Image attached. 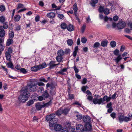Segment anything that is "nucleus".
I'll list each match as a JSON object with an SVG mask.
<instances>
[{"instance_id": "5701e85b", "label": "nucleus", "mask_w": 132, "mask_h": 132, "mask_svg": "<svg viewBox=\"0 0 132 132\" xmlns=\"http://www.w3.org/2000/svg\"><path fill=\"white\" fill-rule=\"evenodd\" d=\"M108 41L105 39L104 40L102 41L101 43V45L103 47H105L107 46L108 45Z\"/></svg>"}, {"instance_id": "8fccbe9b", "label": "nucleus", "mask_w": 132, "mask_h": 132, "mask_svg": "<svg viewBox=\"0 0 132 132\" xmlns=\"http://www.w3.org/2000/svg\"><path fill=\"white\" fill-rule=\"evenodd\" d=\"M24 7V5L21 3H19L18 4V6L17 7V9H18L20 8H23Z\"/></svg>"}, {"instance_id": "a211bd4d", "label": "nucleus", "mask_w": 132, "mask_h": 132, "mask_svg": "<svg viewBox=\"0 0 132 132\" xmlns=\"http://www.w3.org/2000/svg\"><path fill=\"white\" fill-rule=\"evenodd\" d=\"M98 2V0H91L90 4L93 7H95L96 5V4Z\"/></svg>"}, {"instance_id": "c03bdc74", "label": "nucleus", "mask_w": 132, "mask_h": 132, "mask_svg": "<svg viewBox=\"0 0 132 132\" xmlns=\"http://www.w3.org/2000/svg\"><path fill=\"white\" fill-rule=\"evenodd\" d=\"M9 38L12 39L14 36V32L13 31H11L9 34Z\"/></svg>"}, {"instance_id": "58836bf2", "label": "nucleus", "mask_w": 132, "mask_h": 132, "mask_svg": "<svg viewBox=\"0 0 132 132\" xmlns=\"http://www.w3.org/2000/svg\"><path fill=\"white\" fill-rule=\"evenodd\" d=\"M19 71L20 73L24 74H26L27 72V71L26 69L22 68H21V69H20Z\"/></svg>"}, {"instance_id": "c9c22d12", "label": "nucleus", "mask_w": 132, "mask_h": 132, "mask_svg": "<svg viewBox=\"0 0 132 132\" xmlns=\"http://www.w3.org/2000/svg\"><path fill=\"white\" fill-rule=\"evenodd\" d=\"M110 9L108 8H104L103 12L106 15H108L110 13Z\"/></svg>"}, {"instance_id": "69168bd1", "label": "nucleus", "mask_w": 132, "mask_h": 132, "mask_svg": "<svg viewBox=\"0 0 132 132\" xmlns=\"http://www.w3.org/2000/svg\"><path fill=\"white\" fill-rule=\"evenodd\" d=\"M125 49V47L124 45H122L120 48V51L121 52L123 51Z\"/></svg>"}, {"instance_id": "39448f33", "label": "nucleus", "mask_w": 132, "mask_h": 132, "mask_svg": "<svg viewBox=\"0 0 132 132\" xmlns=\"http://www.w3.org/2000/svg\"><path fill=\"white\" fill-rule=\"evenodd\" d=\"M54 129H52L53 130H55L56 132H67V129L64 128L62 129V126L61 125L58 124H55V125L54 126ZM53 128V127H52Z\"/></svg>"}, {"instance_id": "473e14b6", "label": "nucleus", "mask_w": 132, "mask_h": 132, "mask_svg": "<svg viewBox=\"0 0 132 132\" xmlns=\"http://www.w3.org/2000/svg\"><path fill=\"white\" fill-rule=\"evenodd\" d=\"M67 24L63 22L61 24V27L62 29L65 30L67 29Z\"/></svg>"}, {"instance_id": "774afa93", "label": "nucleus", "mask_w": 132, "mask_h": 132, "mask_svg": "<svg viewBox=\"0 0 132 132\" xmlns=\"http://www.w3.org/2000/svg\"><path fill=\"white\" fill-rule=\"evenodd\" d=\"M8 52H9V53H11L13 52V51L12 50V48L11 47H9L8 49Z\"/></svg>"}, {"instance_id": "a18cd8bd", "label": "nucleus", "mask_w": 132, "mask_h": 132, "mask_svg": "<svg viewBox=\"0 0 132 132\" xmlns=\"http://www.w3.org/2000/svg\"><path fill=\"white\" fill-rule=\"evenodd\" d=\"M43 90L44 88L42 87H40L38 88L37 92L39 93H41Z\"/></svg>"}, {"instance_id": "4d7b16f0", "label": "nucleus", "mask_w": 132, "mask_h": 132, "mask_svg": "<svg viewBox=\"0 0 132 132\" xmlns=\"http://www.w3.org/2000/svg\"><path fill=\"white\" fill-rule=\"evenodd\" d=\"M34 102L33 100H30L27 103L28 106H29L34 103Z\"/></svg>"}, {"instance_id": "de8ad7c7", "label": "nucleus", "mask_w": 132, "mask_h": 132, "mask_svg": "<svg viewBox=\"0 0 132 132\" xmlns=\"http://www.w3.org/2000/svg\"><path fill=\"white\" fill-rule=\"evenodd\" d=\"M77 117V119L78 120H81L82 118V115L81 114H78L76 116Z\"/></svg>"}, {"instance_id": "f03ea898", "label": "nucleus", "mask_w": 132, "mask_h": 132, "mask_svg": "<svg viewBox=\"0 0 132 132\" xmlns=\"http://www.w3.org/2000/svg\"><path fill=\"white\" fill-rule=\"evenodd\" d=\"M26 90H23V93L19 96L18 100L20 102L25 103L28 99L30 94H28Z\"/></svg>"}, {"instance_id": "864d4df0", "label": "nucleus", "mask_w": 132, "mask_h": 132, "mask_svg": "<svg viewBox=\"0 0 132 132\" xmlns=\"http://www.w3.org/2000/svg\"><path fill=\"white\" fill-rule=\"evenodd\" d=\"M119 50H118L116 49L114 50L113 52V54H114L116 56H118V55H120L119 54Z\"/></svg>"}, {"instance_id": "6e6552de", "label": "nucleus", "mask_w": 132, "mask_h": 132, "mask_svg": "<svg viewBox=\"0 0 132 132\" xmlns=\"http://www.w3.org/2000/svg\"><path fill=\"white\" fill-rule=\"evenodd\" d=\"M126 23L125 22L123 21H119L117 23V27L119 29H122L126 26Z\"/></svg>"}, {"instance_id": "0e129e2a", "label": "nucleus", "mask_w": 132, "mask_h": 132, "mask_svg": "<svg viewBox=\"0 0 132 132\" xmlns=\"http://www.w3.org/2000/svg\"><path fill=\"white\" fill-rule=\"evenodd\" d=\"M38 100L39 101H42L43 100H44V98L42 95L41 96H38Z\"/></svg>"}, {"instance_id": "7ed1b4c3", "label": "nucleus", "mask_w": 132, "mask_h": 132, "mask_svg": "<svg viewBox=\"0 0 132 132\" xmlns=\"http://www.w3.org/2000/svg\"><path fill=\"white\" fill-rule=\"evenodd\" d=\"M84 122L85 123V127L87 130H92V126L90 123L91 118L88 116L86 115L84 116L82 118Z\"/></svg>"}, {"instance_id": "bb28decb", "label": "nucleus", "mask_w": 132, "mask_h": 132, "mask_svg": "<svg viewBox=\"0 0 132 132\" xmlns=\"http://www.w3.org/2000/svg\"><path fill=\"white\" fill-rule=\"evenodd\" d=\"M31 70L32 71L36 72L39 70V68L38 65H36L31 68Z\"/></svg>"}, {"instance_id": "393cba45", "label": "nucleus", "mask_w": 132, "mask_h": 132, "mask_svg": "<svg viewBox=\"0 0 132 132\" xmlns=\"http://www.w3.org/2000/svg\"><path fill=\"white\" fill-rule=\"evenodd\" d=\"M122 59V58L121 56V55H118L117 57L115 59V61L116 63L118 64Z\"/></svg>"}, {"instance_id": "dca6fc26", "label": "nucleus", "mask_w": 132, "mask_h": 132, "mask_svg": "<svg viewBox=\"0 0 132 132\" xmlns=\"http://www.w3.org/2000/svg\"><path fill=\"white\" fill-rule=\"evenodd\" d=\"M55 61H53L52 60L50 61V63L48 64V65H50L49 68L50 69H53L55 67Z\"/></svg>"}, {"instance_id": "09e8293b", "label": "nucleus", "mask_w": 132, "mask_h": 132, "mask_svg": "<svg viewBox=\"0 0 132 132\" xmlns=\"http://www.w3.org/2000/svg\"><path fill=\"white\" fill-rule=\"evenodd\" d=\"M27 21L28 22V23H27L26 22L25 23V24L26 25V27L27 28H30V26L31 24V23L29 20H27Z\"/></svg>"}, {"instance_id": "9b49d317", "label": "nucleus", "mask_w": 132, "mask_h": 132, "mask_svg": "<svg viewBox=\"0 0 132 132\" xmlns=\"http://www.w3.org/2000/svg\"><path fill=\"white\" fill-rule=\"evenodd\" d=\"M68 69V68H64L63 69L61 70L60 71L57 72V73L63 75H65L66 73L64 72H66Z\"/></svg>"}, {"instance_id": "0eeeda50", "label": "nucleus", "mask_w": 132, "mask_h": 132, "mask_svg": "<svg viewBox=\"0 0 132 132\" xmlns=\"http://www.w3.org/2000/svg\"><path fill=\"white\" fill-rule=\"evenodd\" d=\"M93 102L94 104H98L100 105L101 104H102V98L98 99L97 97H95L93 100Z\"/></svg>"}, {"instance_id": "6ab92c4d", "label": "nucleus", "mask_w": 132, "mask_h": 132, "mask_svg": "<svg viewBox=\"0 0 132 132\" xmlns=\"http://www.w3.org/2000/svg\"><path fill=\"white\" fill-rule=\"evenodd\" d=\"M42 96L44 98V100L47 99L49 95L47 92V90H45L44 93L42 94Z\"/></svg>"}, {"instance_id": "c85d7f7f", "label": "nucleus", "mask_w": 132, "mask_h": 132, "mask_svg": "<svg viewBox=\"0 0 132 132\" xmlns=\"http://www.w3.org/2000/svg\"><path fill=\"white\" fill-rule=\"evenodd\" d=\"M63 59L62 56L58 55L56 57V59L57 61L59 63L61 62Z\"/></svg>"}, {"instance_id": "603ef678", "label": "nucleus", "mask_w": 132, "mask_h": 132, "mask_svg": "<svg viewBox=\"0 0 132 132\" xmlns=\"http://www.w3.org/2000/svg\"><path fill=\"white\" fill-rule=\"evenodd\" d=\"M58 17L61 20H63L64 18V16L63 14H59L58 15Z\"/></svg>"}, {"instance_id": "4468645a", "label": "nucleus", "mask_w": 132, "mask_h": 132, "mask_svg": "<svg viewBox=\"0 0 132 132\" xmlns=\"http://www.w3.org/2000/svg\"><path fill=\"white\" fill-rule=\"evenodd\" d=\"M13 43V39L11 38L8 39L6 41V45L7 46H10L11 44Z\"/></svg>"}, {"instance_id": "13d9d810", "label": "nucleus", "mask_w": 132, "mask_h": 132, "mask_svg": "<svg viewBox=\"0 0 132 132\" xmlns=\"http://www.w3.org/2000/svg\"><path fill=\"white\" fill-rule=\"evenodd\" d=\"M5 48V46L4 44H0V50L2 51H3Z\"/></svg>"}, {"instance_id": "a19ab883", "label": "nucleus", "mask_w": 132, "mask_h": 132, "mask_svg": "<svg viewBox=\"0 0 132 132\" xmlns=\"http://www.w3.org/2000/svg\"><path fill=\"white\" fill-rule=\"evenodd\" d=\"M5 10V7L4 5H0V11L2 12H3Z\"/></svg>"}, {"instance_id": "c756f323", "label": "nucleus", "mask_w": 132, "mask_h": 132, "mask_svg": "<svg viewBox=\"0 0 132 132\" xmlns=\"http://www.w3.org/2000/svg\"><path fill=\"white\" fill-rule=\"evenodd\" d=\"M69 110V109L67 108H65L64 110H62L63 113L66 115L68 113Z\"/></svg>"}, {"instance_id": "412c9836", "label": "nucleus", "mask_w": 132, "mask_h": 132, "mask_svg": "<svg viewBox=\"0 0 132 132\" xmlns=\"http://www.w3.org/2000/svg\"><path fill=\"white\" fill-rule=\"evenodd\" d=\"M3 24V26H0V27H2V29H6L8 28V23L7 22H4L3 23H2Z\"/></svg>"}, {"instance_id": "cd10ccee", "label": "nucleus", "mask_w": 132, "mask_h": 132, "mask_svg": "<svg viewBox=\"0 0 132 132\" xmlns=\"http://www.w3.org/2000/svg\"><path fill=\"white\" fill-rule=\"evenodd\" d=\"M52 99L51 100L48 102L47 103L44 104L43 105V107L44 108L45 107H48L50 105H51L52 104Z\"/></svg>"}, {"instance_id": "aec40b11", "label": "nucleus", "mask_w": 132, "mask_h": 132, "mask_svg": "<svg viewBox=\"0 0 132 132\" xmlns=\"http://www.w3.org/2000/svg\"><path fill=\"white\" fill-rule=\"evenodd\" d=\"M35 106L36 109L38 111L40 110L42 108H44L43 107V105H40V103H37L36 104Z\"/></svg>"}, {"instance_id": "3c124183", "label": "nucleus", "mask_w": 132, "mask_h": 132, "mask_svg": "<svg viewBox=\"0 0 132 132\" xmlns=\"http://www.w3.org/2000/svg\"><path fill=\"white\" fill-rule=\"evenodd\" d=\"M73 9L74 11L78 10V7L76 3H75L74 4L73 6Z\"/></svg>"}, {"instance_id": "4c0bfd02", "label": "nucleus", "mask_w": 132, "mask_h": 132, "mask_svg": "<svg viewBox=\"0 0 132 132\" xmlns=\"http://www.w3.org/2000/svg\"><path fill=\"white\" fill-rule=\"evenodd\" d=\"M63 113L62 110L61 109H59L57 110L56 112V114L58 116H60Z\"/></svg>"}, {"instance_id": "72a5a7b5", "label": "nucleus", "mask_w": 132, "mask_h": 132, "mask_svg": "<svg viewBox=\"0 0 132 132\" xmlns=\"http://www.w3.org/2000/svg\"><path fill=\"white\" fill-rule=\"evenodd\" d=\"M7 67L9 68H11V69H14V66L13 64L11 62H8L7 63Z\"/></svg>"}, {"instance_id": "2eb2a0df", "label": "nucleus", "mask_w": 132, "mask_h": 132, "mask_svg": "<svg viewBox=\"0 0 132 132\" xmlns=\"http://www.w3.org/2000/svg\"><path fill=\"white\" fill-rule=\"evenodd\" d=\"M67 29L68 31H71L74 30V27L71 24H69L67 26Z\"/></svg>"}, {"instance_id": "7c9ffc66", "label": "nucleus", "mask_w": 132, "mask_h": 132, "mask_svg": "<svg viewBox=\"0 0 132 132\" xmlns=\"http://www.w3.org/2000/svg\"><path fill=\"white\" fill-rule=\"evenodd\" d=\"M64 52L62 50H60L58 51L57 54L58 55L62 56L64 54Z\"/></svg>"}, {"instance_id": "bf43d9fd", "label": "nucleus", "mask_w": 132, "mask_h": 132, "mask_svg": "<svg viewBox=\"0 0 132 132\" xmlns=\"http://www.w3.org/2000/svg\"><path fill=\"white\" fill-rule=\"evenodd\" d=\"M86 27V25L85 24L83 25L81 28V31L82 33H83Z\"/></svg>"}, {"instance_id": "423d86ee", "label": "nucleus", "mask_w": 132, "mask_h": 132, "mask_svg": "<svg viewBox=\"0 0 132 132\" xmlns=\"http://www.w3.org/2000/svg\"><path fill=\"white\" fill-rule=\"evenodd\" d=\"M85 129L84 128L82 125L79 124H78L76 127V129L78 132H87L88 131H90L91 130H87L85 128Z\"/></svg>"}, {"instance_id": "f704fd0d", "label": "nucleus", "mask_w": 132, "mask_h": 132, "mask_svg": "<svg viewBox=\"0 0 132 132\" xmlns=\"http://www.w3.org/2000/svg\"><path fill=\"white\" fill-rule=\"evenodd\" d=\"M21 18V16L20 15L18 14L16 15L14 17V20L15 21H18Z\"/></svg>"}, {"instance_id": "e2e57ef3", "label": "nucleus", "mask_w": 132, "mask_h": 132, "mask_svg": "<svg viewBox=\"0 0 132 132\" xmlns=\"http://www.w3.org/2000/svg\"><path fill=\"white\" fill-rule=\"evenodd\" d=\"M73 104H75V105H78L80 107H82L83 108L82 106V105L80 104L79 102H78V101H75L73 103Z\"/></svg>"}, {"instance_id": "f257e3e1", "label": "nucleus", "mask_w": 132, "mask_h": 132, "mask_svg": "<svg viewBox=\"0 0 132 132\" xmlns=\"http://www.w3.org/2000/svg\"><path fill=\"white\" fill-rule=\"evenodd\" d=\"M46 120L47 121H49V128L51 130L53 129L52 127L57 122V119L55 118V114H51L47 116Z\"/></svg>"}, {"instance_id": "49530a36", "label": "nucleus", "mask_w": 132, "mask_h": 132, "mask_svg": "<svg viewBox=\"0 0 132 132\" xmlns=\"http://www.w3.org/2000/svg\"><path fill=\"white\" fill-rule=\"evenodd\" d=\"M116 42L114 41H112L110 43L111 46L112 47H115L116 46Z\"/></svg>"}, {"instance_id": "ddd939ff", "label": "nucleus", "mask_w": 132, "mask_h": 132, "mask_svg": "<svg viewBox=\"0 0 132 132\" xmlns=\"http://www.w3.org/2000/svg\"><path fill=\"white\" fill-rule=\"evenodd\" d=\"M38 95L37 94L34 93L32 94L31 98L34 101H37L38 99Z\"/></svg>"}, {"instance_id": "9d476101", "label": "nucleus", "mask_w": 132, "mask_h": 132, "mask_svg": "<svg viewBox=\"0 0 132 132\" xmlns=\"http://www.w3.org/2000/svg\"><path fill=\"white\" fill-rule=\"evenodd\" d=\"M124 117V115L122 113H119L118 114V117L119 121L120 123H122L123 121V119Z\"/></svg>"}, {"instance_id": "680f3d73", "label": "nucleus", "mask_w": 132, "mask_h": 132, "mask_svg": "<svg viewBox=\"0 0 132 132\" xmlns=\"http://www.w3.org/2000/svg\"><path fill=\"white\" fill-rule=\"evenodd\" d=\"M73 69L76 74L78 73L79 72V70L77 68L76 65H74Z\"/></svg>"}, {"instance_id": "20e7f679", "label": "nucleus", "mask_w": 132, "mask_h": 132, "mask_svg": "<svg viewBox=\"0 0 132 132\" xmlns=\"http://www.w3.org/2000/svg\"><path fill=\"white\" fill-rule=\"evenodd\" d=\"M37 87L35 84H33L31 83L30 84H28L25 89L24 90H26L28 94H30L29 92H33L37 89Z\"/></svg>"}, {"instance_id": "2f4dec72", "label": "nucleus", "mask_w": 132, "mask_h": 132, "mask_svg": "<svg viewBox=\"0 0 132 132\" xmlns=\"http://www.w3.org/2000/svg\"><path fill=\"white\" fill-rule=\"evenodd\" d=\"M67 42L68 45L70 46H71L73 44V41L71 39H68L67 40Z\"/></svg>"}, {"instance_id": "e433bc0d", "label": "nucleus", "mask_w": 132, "mask_h": 132, "mask_svg": "<svg viewBox=\"0 0 132 132\" xmlns=\"http://www.w3.org/2000/svg\"><path fill=\"white\" fill-rule=\"evenodd\" d=\"M5 17L3 16H1L0 17V22L1 23H3L5 22Z\"/></svg>"}, {"instance_id": "052dcab7", "label": "nucleus", "mask_w": 132, "mask_h": 132, "mask_svg": "<svg viewBox=\"0 0 132 132\" xmlns=\"http://www.w3.org/2000/svg\"><path fill=\"white\" fill-rule=\"evenodd\" d=\"M116 114L114 112H113L110 114L111 117L113 119L116 118Z\"/></svg>"}, {"instance_id": "b1692460", "label": "nucleus", "mask_w": 132, "mask_h": 132, "mask_svg": "<svg viewBox=\"0 0 132 132\" xmlns=\"http://www.w3.org/2000/svg\"><path fill=\"white\" fill-rule=\"evenodd\" d=\"M38 66L40 70L45 68L47 67V65L46 63L44 62V63H43L42 64L38 65Z\"/></svg>"}, {"instance_id": "ea45409f", "label": "nucleus", "mask_w": 132, "mask_h": 132, "mask_svg": "<svg viewBox=\"0 0 132 132\" xmlns=\"http://www.w3.org/2000/svg\"><path fill=\"white\" fill-rule=\"evenodd\" d=\"M100 45L98 42H96L94 43L93 45V48H98Z\"/></svg>"}, {"instance_id": "79ce46f5", "label": "nucleus", "mask_w": 132, "mask_h": 132, "mask_svg": "<svg viewBox=\"0 0 132 132\" xmlns=\"http://www.w3.org/2000/svg\"><path fill=\"white\" fill-rule=\"evenodd\" d=\"M68 97L69 98L68 100L70 99L72 100L74 98V95L73 94H68Z\"/></svg>"}, {"instance_id": "338daca9", "label": "nucleus", "mask_w": 132, "mask_h": 132, "mask_svg": "<svg viewBox=\"0 0 132 132\" xmlns=\"http://www.w3.org/2000/svg\"><path fill=\"white\" fill-rule=\"evenodd\" d=\"M14 25L12 23H10L9 28L11 30H12L13 28Z\"/></svg>"}, {"instance_id": "37998d69", "label": "nucleus", "mask_w": 132, "mask_h": 132, "mask_svg": "<svg viewBox=\"0 0 132 132\" xmlns=\"http://www.w3.org/2000/svg\"><path fill=\"white\" fill-rule=\"evenodd\" d=\"M104 8L102 6H100L98 9V11L100 13H103Z\"/></svg>"}, {"instance_id": "1a4fd4ad", "label": "nucleus", "mask_w": 132, "mask_h": 132, "mask_svg": "<svg viewBox=\"0 0 132 132\" xmlns=\"http://www.w3.org/2000/svg\"><path fill=\"white\" fill-rule=\"evenodd\" d=\"M102 104L104 103V102L106 101V102H108L110 101L111 100V97L108 96L106 95H105L102 98Z\"/></svg>"}, {"instance_id": "5fc2aeb1", "label": "nucleus", "mask_w": 132, "mask_h": 132, "mask_svg": "<svg viewBox=\"0 0 132 132\" xmlns=\"http://www.w3.org/2000/svg\"><path fill=\"white\" fill-rule=\"evenodd\" d=\"M110 5L111 6V7L110 8L111 9V10L112 11H113L116 10V7L114 5H113L112 4V3H110Z\"/></svg>"}, {"instance_id": "6e6d98bb", "label": "nucleus", "mask_w": 132, "mask_h": 132, "mask_svg": "<svg viewBox=\"0 0 132 132\" xmlns=\"http://www.w3.org/2000/svg\"><path fill=\"white\" fill-rule=\"evenodd\" d=\"M81 42L83 43H85L87 42V39L85 37H83L81 38Z\"/></svg>"}, {"instance_id": "a878e982", "label": "nucleus", "mask_w": 132, "mask_h": 132, "mask_svg": "<svg viewBox=\"0 0 132 132\" xmlns=\"http://www.w3.org/2000/svg\"><path fill=\"white\" fill-rule=\"evenodd\" d=\"M128 117L124 116V119H123V121L127 122L128 121H130L131 120V119L129 115H128Z\"/></svg>"}, {"instance_id": "f3484780", "label": "nucleus", "mask_w": 132, "mask_h": 132, "mask_svg": "<svg viewBox=\"0 0 132 132\" xmlns=\"http://www.w3.org/2000/svg\"><path fill=\"white\" fill-rule=\"evenodd\" d=\"M5 55L6 60L8 61H10L11 58L10 54L9 53V52H6L5 53Z\"/></svg>"}, {"instance_id": "f8f14e48", "label": "nucleus", "mask_w": 132, "mask_h": 132, "mask_svg": "<svg viewBox=\"0 0 132 132\" xmlns=\"http://www.w3.org/2000/svg\"><path fill=\"white\" fill-rule=\"evenodd\" d=\"M2 27H0V37H3L5 35V31L3 29H2Z\"/></svg>"}, {"instance_id": "4be33fe9", "label": "nucleus", "mask_w": 132, "mask_h": 132, "mask_svg": "<svg viewBox=\"0 0 132 132\" xmlns=\"http://www.w3.org/2000/svg\"><path fill=\"white\" fill-rule=\"evenodd\" d=\"M47 16L50 19H53L55 17V14L54 13L50 12L47 14Z\"/></svg>"}]
</instances>
